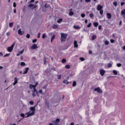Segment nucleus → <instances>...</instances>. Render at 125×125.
Here are the masks:
<instances>
[{
  "label": "nucleus",
  "instance_id": "1",
  "mask_svg": "<svg viewBox=\"0 0 125 125\" xmlns=\"http://www.w3.org/2000/svg\"><path fill=\"white\" fill-rule=\"evenodd\" d=\"M36 106L31 107L30 108V111L27 112L24 114V113H21L20 116L22 118V119H25V118H29V117H31V116H34L36 113ZM25 115H27L25 117Z\"/></svg>",
  "mask_w": 125,
  "mask_h": 125
},
{
  "label": "nucleus",
  "instance_id": "2",
  "mask_svg": "<svg viewBox=\"0 0 125 125\" xmlns=\"http://www.w3.org/2000/svg\"><path fill=\"white\" fill-rule=\"evenodd\" d=\"M67 34L64 33H61V40L62 42H65L67 40Z\"/></svg>",
  "mask_w": 125,
  "mask_h": 125
},
{
  "label": "nucleus",
  "instance_id": "3",
  "mask_svg": "<svg viewBox=\"0 0 125 125\" xmlns=\"http://www.w3.org/2000/svg\"><path fill=\"white\" fill-rule=\"evenodd\" d=\"M14 45H15V43H13L11 46L8 47L7 48V51H8V52H12V50H13V48H14Z\"/></svg>",
  "mask_w": 125,
  "mask_h": 125
},
{
  "label": "nucleus",
  "instance_id": "4",
  "mask_svg": "<svg viewBox=\"0 0 125 125\" xmlns=\"http://www.w3.org/2000/svg\"><path fill=\"white\" fill-rule=\"evenodd\" d=\"M30 48L31 49H32V50L37 49V48H39V47H38V45L37 44L34 43L31 46Z\"/></svg>",
  "mask_w": 125,
  "mask_h": 125
},
{
  "label": "nucleus",
  "instance_id": "5",
  "mask_svg": "<svg viewBox=\"0 0 125 125\" xmlns=\"http://www.w3.org/2000/svg\"><path fill=\"white\" fill-rule=\"evenodd\" d=\"M54 125H58V124L60 123V119L57 118L55 121H53Z\"/></svg>",
  "mask_w": 125,
  "mask_h": 125
},
{
  "label": "nucleus",
  "instance_id": "6",
  "mask_svg": "<svg viewBox=\"0 0 125 125\" xmlns=\"http://www.w3.org/2000/svg\"><path fill=\"white\" fill-rule=\"evenodd\" d=\"M94 90V91H97L98 93H102V90H101L100 87L95 88Z\"/></svg>",
  "mask_w": 125,
  "mask_h": 125
},
{
  "label": "nucleus",
  "instance_id": "7",
  "mask_svg": "<svg viewBox=\"0 0 125 125\" xmlns=\"http://www.w3.org/2000/svg\"><path fill=\"white\" fill-rule=\"evenodd\" d=\"M103 9V6L100 4H98L97 5V10H98V11H100V10H102Z\"/></svg>",
  "mask_w": 125,
  "mask_h": 125
},
{
  "label": "nucleus",
  "instance_id": "8",
  "mask_svg": "<svg viewBox=\"0 0 125 125\" xmlns=\"http://www.w3.org/2000/svg\"><path fill=\"white\" fill-rule=\"evenodd\" d=\"M28 7H30V8H32L33 9L37 8V5H34V4L30 3L28 5Z\"/></svg>",
  "mask_w": 125,
  "mask_h": 125
},
{
  "label": "nucleus",
  "instance_id": "9",
  "mask_svg": "<svg viewBox=\"0 0 125 125\" xmlns=\"http://www.w3.org/2000/svg\"><path fill=\"white\" fill-rule=\"evenodd\" d=\"M100 74L101 76H103L104 75H105V70L103 69H100Z\"/></svg>",
  "mask_w": 125,
  "mask_h": 125
},
{
  "label": "nucleus",
  "instance_id": "10",
  "mask_svg": "<svg viewBox=\"0 0 125 125\" xmlns=\"http://www.w3.org/2000/svg\"><path fill=\"white\" fill-rule=\"evenodd\" d=\"M121 15L123 16V18H124L125 19V9H123L121 11Z\"/></svg>",
  "mask_w": 125,
  "mask_h": 125
},
{
  "label": "nucleus",
  "instance_id": "11",
  "mask_svg": "<svg viewBox=\"0 0 125 125\" xmlns=\"http://www.w3.org/2000/svg\"><path fill=\"white\" fill-rule=\"evenodd\" d=\"M29 69L30 68L29 67H25L24 68L25 70L24 71L23 74L26 75V74H27L28 73V71H29Z\"/></svg>",
  "mask_w": 125,
  "mask_h": 125
},
{
  "label": "nucleus",
  "instance_id": "12",
  "mask_svg": "<svg viewBox=\"0 0 125 125\" xmlns=\"http://www.w3.org/2000/svg\"><path fill=\"white\" fill-rule=\"evenodd\" d=\"M14 82L13 83V85H16L17 83H18V79L17 78V77H15L14 78Z\"/></svg>",
  "mask_w": 125,
  "mask_h": 125
},
{
  "label": "nucleus",
  "instance_id": "13",
  "mask_svg": "<svg viewBox=\"0 0 125 125\" xmlns=\"http://www.w3.org/2000/svg\"><path fill=\"white\" fill-rule=\"evenodd\" d=\"M18 34L20 36H23L24 35V31H21V29H19Z\"/></svg>",
  "mask_w": 125,
  "mask_h": 125
},
{
  "label": "nucleus",
  "instance_id": "14",
  "mask_svg": "<svg viewBox=\"0 0 125 125\" xmlns=\"http://www.w3.org/2000/svg\"><path fill=\"white\" fill-rule=\"evenodd\" d=\"M106 17L108 19H111V18H112V15H111L110 13H106Z\"/></svg>",
  "mask_w": 125,
  "mask_h": 125
},
{
  "label": "nucleus",
  "instance_id": "15",
  "mask_svg": "<svg viewBox=\"0 0 125 125\" xmlns=\"http://www.w3.org/2000/svg\"><path fill=\"white\" fill-rule=\"evenodd\" d=\"M74 47H78V42H77V41H74Z\"/></svg>",
  "mask_w": 125,
  "mask_h": 125
},
{
  "label": "nucleus",
  "instance_id": "16",
  "mask_svg": "<svg viewBox=\"0 0 125 125\" xmlns=\"http://www.w3.org/2000/svg\"><path fill=\"white\" fill-rule=\"evenodd\" d=\"M23 52H24V50H22V51L19 52L17 54V56H19V55H20V54H22Z\"/></svg>",
  "mask_w": 125,
  "mask_h": 125
},
{
  "label": "nucleus",
  "instance_id": "17",
  "mask_svg": "<svg viewBox=\"0 0 125 125\" xmlns=\"http://www.w3.org/2000/svg\"><path fill=\"white\" fill-rule=\"evenodd\" d=\"M57 28H58V25H57L56 24L53 25L52 29H57Z\"/></svg>",
  "mask_w": 125,
  "mask_h": 125
},
{
  "label": "nucleus",
  "instance_id": "18",
  "mask_svg": "<svg viewBox=\"0 0 125 125\" xmlns=\"http://www.w3.org/2000/svg\"><path fill=\"white\" fill-rule=\"evenodd\" d=\"M54 39H55V35H53L52 36V37L51 38V42H53V40H54Z\"/></svg>",
  "mask_w": 125,
  "mask_h": 125
},
{
  "label": "nucleus",
  "instance_id": "19",
  "mask_svg": "<svg viewBox=\"0 0 125 125\" xmlns=\"http://www.w3.org/2000/svg\"><path fill=\"white\" fill-rule=\"evenodd\" d=\"M97 36L96 35H94L92 36V41H94V40H96Z\"/></svg>",
  "mask_w": 125,
  "mask_h": 125
},
{
  "label": "nucleus",
  "instance_id": "20",
  "mask_svg": "<svg viewBox=\"0 0 125 125\" xmlns=\"http://www.w3.org/2000/svg\"><path fill=\"white\" fill-rule=\"evenodd\" d=\"M93 25H94V27H97L99 25V23L97 22H95L93 23Z\"/></svg>",
  "mask_w": 125,
  "mask_h": 125
},
{
  "label": "nucleus",
  "instance_id": "21",
  "mask_svg": "<svg viewBox=\"0 0 125 125\" xmlns=\"http://www.w3.org/2000/svg\"><path fill=\"white\" fill-rule=\"evenodd\" d=\"M62 21H63L62 19H59V20L57 21V23H61Z\"/></svg>",
  "mask_w": 125,
  "mask_h": 125
},
{
  "label": "nucleus",
  "instance_id": "22",
  "mask_svg": "<svg viewBox=\"0 0 125 125\" xmlns=\"http://www.w3.org/2000/svg\"><path fill=\"white\" fill-rule=\"evenodd\" d=\"M73 28L74 29H80V26L79 25H74Z\"/></svg>",
  "mask_w": 125,
  "mask_h": 125
},
{
  "label": "nucleus",
  "instance_id": "23",
  "mask_svg": "<svg viewBox=\"0 0 125 125\" xmlns=\"http://www.w3.org/2000/svg\"><path fill=\"white\" fill-rule=\"evenodd\" d=\"M69 16H72V15H74V12L73 11H70L69 13Z\"/></svg>",
  "mask_w": 125,
  "mask_h": 125
},
{
  "label": "nucleus",
  "instance_id": "24",
  "mask_svg": "<svg viewBox=\"0 0 125 125\" xmlns=\"http://www.w3.org/2000/svg\"><path fill=\"white\" fill-rule=\"evenodd\" d=\"M76 85H77V82H76V81H73L72 86H76Z\"/></svg>",
  "mask_w": 125,
  "mask_h": 125
},
{
  "label": "nucleus",
  "instance_id": "25",
  "mask_svg": "<svg viewBox=\"0 0 125 125\" xmlns=\"http://www.w3.org/2000/svg\"><path fill=\"white\" fill-rule=\"evenodd\" d=\"M26 65V63H25V62H21V66H25Z\"/></svg>",
  "mask_w": 125,
  "mask_h": 125
},
{
  "label": "nucleus",
  "instance_id": "26",
  "mask_svg": "<svg viewBox=\"0 0 125 125\" xmlns=\"http://www.w3.org/2000/svg\"><path fill=\"white\" fill-rule=\"evenodd\" d=\"M65 68L66 69H70V65L69 64H66L65 66Z\"/></svg>",
  "mask_w": 125,
  "mask_h": 125
},
{
  "label": "nucleus",
  "instance_id": "27",
  "mask_svg": "<svg viewBox=\"0 0 125 125\" xmlns=\"http://www.w3.org/2000/svg\"><path fill=\"white\" fill-rule=\"evenodd\" d=\"M104 44H105V45H108V44H109V41L106 40L104 42Z\"/></svg>",
  "mask_w": 125,
  "mask_h": 125
},
{
  "label": "nucleus",
  "instance_id": "28",
  "mask_svg": "<svg viewBox=\"0 0 125 125\" xmlns=\"http://www.w3.org/2000/svg\"><path fill=\"white\" fill-rule=\"evenodd\" d=\"M104 11L103 10H100V15H103Z\"/></svg>",
  "mask_w": 125,
  "mask_h": 125
},
{
  "label": "nucleus",
  "instance_id": "29",
  "mask_svg": "<svg viewBox=\"0 0 125 125\" xmlns=\"http://www.w3.org/2000/svg\"><path fill=\"white\" fill-rule=\"evenodd\" d=\"M107 67H108V68H111V67H112V64L111 63H108Z\"/></svg>",
  "mask_w": 125,
  "mask_h": 125
},
{
  "label": "nucleus",
  "instance_id": "30",
  "mask_svg": "<svg viewBox=\"0 0 125 125\" xmlns=\"http://www.w3.org/2000/svg\"><path fill=\"white\" fill-rule=\"evenodd\" d=\"M45 8H48L50 5L49 4H45L44 5Z\"/></svg>",
  "mask_w": 125,
  "mask_h": 125
},
{
  "label": "nucleus",
  "instance_id": "31",
  "mask_svg": "<svg viewBox=\"0 0 125 125\" xmlns=\"http://www.w3.org/2000/svg\"><path fill=\"white\" fill-rule=\"evenodd\" d=\"M89 17H90V18H92V17H94V15L93 14V13H91L89 14Z\"/></svg>",
  "mask_w": 125,
  "mask_h": 125
},
{
  "label": "nucleus",
  "instance_id": "32",
  "mask_svg": "<svg viewBox=\"0 0 125 125\" xmlns=\"http://www.w3.org/2000/svg\"><path fill=\"white\" fill-rule=\"evenodd\" d=\"M29 88H30V89H32V88H34V85L30 84L29 85Z\"/></svg>",
  "mask_w": 125,
  "mask_h": 125
},
{
  "label": "nucleus",
  "instance_id": "33",
  "mask_svg": "<svg viewBox=\"0 0 125 125\" xmlns=\"http://www.w3.org/2000/svg\"><path fill=\"white\" fill-rule=\"evenodd\" d=\"M34 88V91L33 92H36V94H38V92L36 88Z\"/></svg>",
  "mask_w": 125,
  "mask_h": 125
},
{
  "label": "nucleus",
  "instance_id": "34",
  "mask_svg": "<svg viewBox=\"0 0 125 125\" xmlns=\"http://www.w3.org/2000/svg\"><path fill=\"white\" fill-rule=\"evenodd\" d=\"M113 74H114V75H118V72H117V71H116V70H113Z\"/></svg>",
  "mask_w": 125,
  "mask_h": 125
},
{
  "label": "nucleus",
  "instance_id": "35",
  "mask_svg": "<svg viewBox=\"0 0 125 125\" xmlns=\"http://www.w3.org/2000/svg\"><path fill=\"white\" fill-rule=\"evenodd\" d=\"M62 63H66V59H63L62 60Z\"/></svg>",
  "mask_w": 125,
  "mask_h": 125
},
{
  "label": "nucleus",
  "instance_id": "36",
  "mask_svg": "<svg viewBox=\"0 0 125 125\" xmlns=\"http://www.w3.org/2000/svg\"><path fill=\"white\" fill-rule=\"evenodd\" d=\"M46 38V35H45V34H43L42 36V39H45Z\"/></svg>",
  "mask_w": 125,
  "mask_h": 125
},
{
  "label": "nucleus",
  "instance_id": "37",
  "mask_svg": "<svg viewBox=\"0 0 125 125\" xmlns=\"http://www.w3.org/2000/svg\"><path fill=\"white\" fill-rule=\"evenodd\" d=\"M9 55H10V53L6 54L5 55L3 56V57H7V56H9Z\"/></svg>",
  "mask_w": 125,
  "mask_h": 125
},
{
  "label": "nucleus",
  "instance_id": "38",
  "mask_svg": "<svg viewBox=\"0 0 125 125\" xmlns=\"http://www.w3.org/2000/svg\"><path fill=\"white\" fill-rule=\"evenodd\" d=\"M81 17H82V18H84V17H85V14H81Z\"/></svg>",
  "mask_w": 125,
  "mask_h": 125
},
{
  "label": "nucleus",
  "instance_id": "39",
  "mask_svg": "<svg viewBox=\"0 0 125 125\" xmlns=\"http://www.w3.org/2000/svg\"><path fill=\"white\" fill-rule=\"evenodd\" d=\"M87 28H90L91 27V23H89L87 25Z\"/></svg>",
  "mask_w": 125,
  "mask_h": 125
},
{
  "label": "nucleus",
  "instance_id": "40",
  "mask_svg": "<svg viewBox=\"0 0 125 125\" xmlns=\"http://www.w3.org/2000/svg\"><path fill=\"white\" fill-rule=\"evenodd\" d=\"M12 26H13V22L9 23V27H11Z\"/></svg>",
  "mask_w": 125,
  "mask_h": 125
},
{
  "label": "nucleus",
  "instance_id": "41",
  "mask_svg": "<svg viewBox=\"0 0 125 125\" xmlns=\"http://www.w3.org/2000/svg\"><path fill=\"white\" fill-rule=\"evenodd\" d=\"M29 104L30 105H34V102L33 101H30Z\"/></svg>",
  "mask_w": 125,
  "mask_h": 125
},
{
  "label": "nucleus",
  "instance_id": "42",
  "mask_svg": "<svg viewBox=\"0 0 125 125\" xmlns=\"http://www.w3.org/2000/svg\"><path fill=\"white\" fill-rule=\"evenodd\" d=\"M80 59L81 61H84V58L81 57Z\"/></svg>",
  "mask_w": 125,
  "mask_h": 125
},
{
  "label": "nucleus",
  "instance_id": "43",
  "mask_svg": "<svg viewBox=\"0 0 125 125\" xmlns=\"http://www.w3.org/2000/svg\"><path fill=\"white\" fill-rule=\"evenodd\" d=\"M110 42L111 43H114V42H115V40H113V39H111L110 40Z\"/></svg>",
  "mask_w": 125,
  "mask_h": 125
},
{
  "label": "nucleus",
  "instance_id": "44",
  "mask_svg": "<svg viewBox=\"0 0 125 125\" xmlns=\"http://www.w3.org/2000/svg\"><path fill=\"white\" fill-rule=\"evenodd\" d=\"M57 77L59 80H61V75H58Z\"/></svg>",
  "mask_w": 125,
  "mask_h": 125
},
{
  "label": "nucleus",
  "instance_id": "45",
  "mask_svg": "<svg viewBox=\"0 0 125 125\" xmlns=\"http://www.w3.org/2000/svg\"><path fill=\"white\" fill-rule=\"evenodd\" d=\"M117 67H121L122 66V63H117Z\"/></svg>",
  "mask_w": 125,
  "mask_h": 125
},
{
  "label": "nucleus",
  "instance_id": "46",
  "mask_svg": "<svg viewBox=\"0 0 125 125\" xmlns=\"http://www.w3.org/2000/svg\"><path fill=\"white\" fill-rule=\"evenodd\" d=\"M113 4L114 5V6H117L118 3H117L116 1H115L113 2Z\"/></svg>",
  "mask_w": 125,
  "mask_h": 125
},
{
  "label": "nucleus",
  "instance_id": "47",
  "mask_svg": "<svg viewBox=\"0 0 125 125\" xmlns=\"http://www.w3.org/2000/svg\"><path fill=\"white\" fill-rule=\"evenodd\" d=\"M26 37L27 38V39H30V35L29 34H27L26 36Z\"/></svg>",
  "mask_w": 125,
  "mask_h": 125
},
{
  "label": "nucleus",
  "instance_id": "48",
  "mask_svg": "<svg viewBox=\"0 0 125 125\" xmlns=\"http://www.w3.org/2000/svg\"><path fill=\"white\" fill-rule=\"evenodd\" d=\"M125 2H121V6H123V5H125Z\"/></svg>",
  "mask_w": 125,
  "mask_h": 125
},
{
  "label": "nucleus",
  "instance_id": "49",
  "mask_svg": "<svg viewBox=\"0 0 125 125\" xmlns=\"http://www.w3.org/2000/svg\"><path fill=\"white\" fill-rule=\"evenodd\" d=\"M32 42L35 43V42H37V39H34L32 41Z\"/></svg>",
  "mask_w": 125,
  "mask_h": 125
},
{
  "label": "nucleus",
  "instance_id": "50",
  "mask_svg": "<svg viewBox=\"0 0 125 125\" xmlns=\"http://www.w3.org/2000/svg\"><path fill=\"white\" fill-rule=\"evenodd\" d=\"M6 36L7 37H9V36H10V32H7L6 33Z\"/></svg>",
  "mask_w": 125,
  "mask_h": 125
},
{
  "label": "nucleus",
  "instance_id": "51",
  "mask_svg": "<svg viewBox=\"0 0 125 125\" xmlns=\"http://www.w3.org/2000/svg\"><path fill=\"white\" fill-rule=\"evenodd\" d=\"M16 3H15V2H14L13 3V7H16Z\"/></svg>",
  "mask_w": 125,
  "mask_h": 125
},
{
  "label": "nucleus",
  "instance_id": "52",
  "mask_svg": "<svg viewBox=\"0 0 125 125\" xmlns=\"http://www.w3.org/2000/svg\"><path fill=\"white\" fill-rule=\"evenodd\" d=\"M39 93H40L41 94H42V90H40L39 91Z\"/></svg>",
  "mask_w": 125,
  "mask_h": 125
},
{
  "label": "nucleus",
  "instance_id": "53",
  "mask_svg": "<svg viewBox=\"0 0 125 125\" xmlns=\"http://www.w3.org/2000/svg\"><path fill=\"white\" fill-rule=\"evenodd\" d=\"M98 29L99 30H101V29H102V26H101V25H99Z\"/></svg>",
  "mask_w": 125,
  "mask_h": 125
},
{
  "label": "nucleus",
  "instance_id": "54",
  "mask_svg": "<svg viewBox=\"0 0 125 125\" xmlns=\"http://www.w3.org/2000/svg\"><path fill=\"white\" fill-rule=\"evenodd\" d=\"M85 2H90L91 0H85Z\"/></svg>",
  "mask_w": 125,
  "mask_h": 125
},
{
  "label": "nucleus",
  "instance_id": "55",
  "mask_svg": "<svg viewBox=\"0 0 125 125\" xmlns=\"http://www.w3.org/2000/svg\"><path fill=\"white\" fill-rule=\"evenodd\" d=\"M35 92H33L32 93V95L34 96V97H35V96H36V93H35Z\"/></svg>",
  "mask_w": 125,
  "mask_h": 125
},
{
  "label": "nucleus",
  "instance_id": "56",
  "mask_svg": "<svg viewBox=\"0 0 125 125\" xmlns=\"http://www.w3.org/2000/svg\"><path fill=\"white\" fill-rule=\"evenodd\" d=\"M62 83H67V80H63V81H62Z\"/></svg>",
  "mask_w": 125,
  "mask_h": 125
},
{
  "label": "nucleus",
  "instance_id": "57",
  "mask_svg": "<svg viewBox=\"0 0 125 125\" xmlns=\"http://www.w3.org/2000/svg\"><path fill=\"white\" fill-rule=\"evenodd\" d=\"M40 38H41V33H39L38 35V38L39 39Z\"/></svg>",
  "mask_w": 125,
  "mask_h": 125
},
{
  "label": "nucleus",
  "instance_id": "58",
  "mask_svg": "<svg viewBox=\"0 0 125 125\" xmlns=\"http://www.w3.org/2000/svg\"><path fill=\"white\" fill-rule=\"evenodd\" d=\"M89 54H92V51L91 50H89Z\"/></svg>",
  "mask_w": 125,
  "mask_h": 125
},
{
  "label": "nucleus",
  "instance_id": "59",
  "mask_svg": "<svg viewBox=\"0 0 125 125\" xmlns=\"http://www.w3.org/2000/svg\"><path fill=\"white\" fill-rule=\"evenodd\" d=\"M43 61H44V64H45V63H46V59H45V58H44V59H43Z\"/></svg>",
  "mask_w": 125,
  "mask_h": 125
},
{
  "label": "nucleus",
  "instance_id": "60",
  "mask_svg": "<svg viewBox=\"0 0 125 125\" xmlns=\"http://www.w3.org/2000/svg\"><path fill=\"white\" fill-rule=\"evenodd\" d=\"M37 87V85L36 84L33 85V88H36Z\"/></svg>",
  "mask_w": 125,
  "mask_h": 125
},
{
  "label": "nucleus",
  "instance_id": "61",
  "mask_svg": "<svg viewBox=\"0 0 125 125\" xmlns=\"http://www.w3.org/2000/svg\"><path fill=\"white\" fill-rule=\"evenodd\" d=\"M85 24H87V20H85Z\"/></svg>",
  "mask_w": 125,
  "mask_h": 125
},
{
  "label": "nucleus",
  "instance_id": "62",
  "mask_svg": "<svg viewBox=\"0 0 125 125\" xmlns=\"http://www.w3.org/2000/svg\"><path fill=\"white\" fill-rule=\"evenodd\" d=\"M16 13V9H14V13Z\"/></svg>",
  "mask_w": 125,
  "mask_h": 125
},
{
  "label": "nucleus",
  "instance_id": "63",
  "mask_svg": "<svg viewBox=\"0 0 125 125\" xmlns=\"http://www.w3.org/2000/svg\"><path fill=\"white\" fill-rule=\"evenodd\" d=\"M35 1V0H31L30 2H34Z\"/></svg>",
  "mask_w": 125,
  "mask_h": 125
},
{
  "label": "nucleus",
  "instance_id": "64",
  "mask_svg": "<svg viewBox=\"0 0 125 125\" xmlns=\"http://www.w3.org/2000/svg\"><path fill=\"white\" fill-rule=\"evenodd\" d=\"M70 125H74V123H71Z\"/></svg>",
  "mask_w": 125,
  "mask_h": 125
}]
</instances>
